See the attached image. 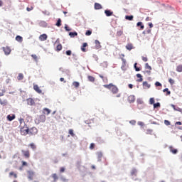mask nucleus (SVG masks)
Returning a JSON list of instances; mask_svg holds the SVG:
<instances>
[{
	"mask_svg": "<svg viewBox=\"0 0 182 182\" xmlns=\"http://www.w3.org/2000/svg\"><path fill=\"white\" fill-rule=\"evenodd\" d=\"M20 132L22 136H26V134H35L38 132L36 128L33 127L31 129L26 127V124H24V126L20 127Z\"/></svg>",
	"mask_w": 182,
	"mask_h": 182,
	"instance_id": "obj_1",
	"label": "nucleus"
},
{
	"mask_svg": "<svg viewBox=\"0 0 182 182\" xmlns=\"http://www.w3.org/2000/svg\"><path fill=\"white\" fill-rule=\"evenodd\" d=\"M104 87L110 90L112 95H117V93H119V88L117 87V86L113 85L112 83H110L109 85H105Z\"/></svg>",
	"mask_w": 182,
	"mask_h": 182,
	"instance_id": "obj_2",
	"label": "nucleus"
},
{
	"mask_svg": "<svg viewBox=\"0 0 182 182\" xmlns=\"http://www.w3.org/2000/svg\"><path fill=\"white\" fill-rule=\"evenodd\" d=\"M46 121V116H45V114H41L36 119L35 123L36 124H39L40 123H45Z\"/></svg>",
	"mask_w": 182,
	"mask_h": 182,
	"instance_id": "obj_3",
	"label": "nucleus"
},
{
	"mask_svg": "<svg viewBox=\"0 0 182 182\" xmlns=\"http://www.w3.org/2000/svg\"><path fill=\"white\" fill-rule=\"evenodd\" d=\"M5 55H10L11 52L12 51V50H11V48L6 46V47H3L2 48Z\"/></svg>",
	"mask_w": 182,
	"mask_h": 182,
	"instance_id": "obj_4",
	"label": "nucleus"
},
{
	"mask_svg": "<svg viewBox=\"0 0 182 182\" xmlns=\"http://www.w3.org/2000/svg\"><path fill=\"white\" fill-rule=\"evenodd\" d=\"M129 103H134L136 101V97L134 95H129L127 99Z\"/></svg>",
	"mask_w": 182,
	"mask_h": 182,
	"instance_id": "obj_5",
	"label": "nucleus"
},
{
	"mask_svg": "<svg viewBox=\"0 0 182 182\" xmlns=\"http://www.w3.org/2000/svg\"><path fill=\"white\" fill-rule=\"evenodd\" d=\"M21 153H23L24 157H26V159H29V157H31V154L29 153V151H25V150H22Z\"/></svg>",
	"mask_w": 182,
	"mask_h": 182,
	"instance_id": "obj_6",
	"label": "nucleus"
},
{
	"mask_svg": "<svg viewBox=\"0 0 182 182\" xmlns=\"http://www.w3.org/2000/svg\"><path fill=\"white\" fill-rule=\"evenodd\" d=\"M26 102L29 106H33V105H35V100L32 98H28Z\"/></svg>",
	"mask_w": 182,
	"mask_h": 182,
	"instance_id": "obj_7",
	"label": "nucleus"
},
{
	"mask_svg": "<svg viewBox=\"0 0 182 182\" xmlns=\"http://www.w3.org/2000/svg\"><path fill=\"white\" fill-rule=\"evenodd\" d=\"M46 39H48V35L46 34H42L39 36V41L41 42L46 41Z\"/></svg>",
	"mask_w": 182,
	"mask_h": 182,
	"instance_id": "obj_8",
	"label": "nucleus"
},
{
	"mask_svg": "<svg viewBox=\"0 0 182 182\" xmlns=\"http://www.w3.org/2000/svg\"><path fill=\"white\" fill-rule=\"evenodd\" d=\"M16 116L14 114H9L7 116V120H9V122H12V120H15Z\"/></svg>",
	"mask_w": 182,
	"mask_h": 182,
	"instance_id": "obj_9",
	"label": "nucleus"
},
{
	"mask_svg": "<svg viewBox=\"0 0 182 182\" xmlns=\"http://www.w3.org/2000/svg\"><path fill=\"white\" fill-rule=\"evenodd\" d=\"M33 89L35 91H36L37 93H39V94L42 93V90L39 88V86H38V85H34Z\"/></svg>",
	"mask_w": 182,
	"mask_h": 182,
	"instance_id": "obj_10",
	"label": "nucleus"
},
{
	"mask_svg": "<svg viewBox=\"0 0 182 182\" xmlns=\"http://www.w3.org/2000/svg\"><path fill=\"white\" fill-rule=\"evenodd\" d=\"M0 105H1V106H6L8 105V100H2L0 98Z\"/></svg>",
	"mask_w": 182,
	"mask_h": 182,
	"instance_id": "obj_11",
	"label": "nucleus"
},
{
	"mask_svg": "<svg viewBox=\"0 0 182 182\" xmlns=\"http://www.w3.org/2000/svg\"><path fill=\"white\" fill-rule=\"evenodd\" d=\"M95 43L96 49H100V48H102V46L100 45V41L99 40H95Z\"/></svg>",
	"mask_w": 182,
	"mask_h": 182,
	"instance_id": "obj_12",
	"label": "nucleus"
},
{
	"mask_svg": "<svg viewBox=\"0 0 182 182\" xmlns=\"http://www.w3.org/2000/svg\"><path fill=\"white\" fill-rule=\"evenodd\" d=\"M169 150L171 153H173V154H177L178 152V150L174 149L173 146H169Z\"/></svg>",
	"mask_w": 182,
	"mask_h": 182,
	"instance_id": "obj_13",
	"label": "nucleus"
},
{
	"mask_svg": "<svg viewBox=\"0 0 182 182\" xmlns=\"http://www.w3.org/2000/svg\"><path fill=\"white\" fill-rule=\"evenodd\" d=\"M143 87H144V89H150L151 85H150V84H149V82L147 81H144L143 82Z\"/></svg>",
	"mask_w": 182,
	"mask_h": 182,
	"instance_id": "obj_14",
	"label": "nucleus"
},
{
	"mask_svg": "<svg viewBox=\"0 0 182 182\" xmlns=\"http://www.w3.org/2000/svg\"><path fill=\"white\" fill-rule=\"evenodd\" d=\"M105 14L106 16H112V15H113V11H112L110 10H105Z\"/></svg>",
	"mask_w": 182,
	"mask_h": 182,
	"instance_id": "obj_15",
	"label": "nucleus"
},
{
	"mask_svg": "<svg viewBox=\"0 0 182 182\" xmlns=\"http://www.w3.org/2000/svg\"><path fill=\"white\" fill-rule=\"evenodd\" d=\"M145 69H148L149 71H146L147 73H151V66H150L147 63L145 64Z\"/></svg>",
	"mask_w": 182,
	"mask_h": 182,
	"instance_id": "obj_16",
	"label": "nucleus"
},
{
	"mask_svg": "<svg viewBox=\"0 0 182 182\" xmlns=\"http://www.w3.org/2000/svg\"><path fill=\"white\" fill-rule=\"evenodd\" d=\"M172 109H173V110H175L176 112H181V108L177 107H176V105H171Z\"/></svg>",
	"mask_w": 182,
	"mask_h": 182,
	"instance_id": "obj_17",
	"label": "nucleus"
},
{
	"mask_svg": "<svg viewBox=\"0 0 182 182\" xmlns=\"http://www.w3.org/2000/svg\"><path fill=\"white\" fill-rule=\"evenodd\" d=\"M102 8H103L102 6V4H99V3H95V9H102Z\"/></svg>",
	"mask_w": 182,
	"mask_h": 182,
	"instance_id": "obj_18",
	"label": "nucleus"
},
{
	"mask_svg": "<svg viewBox=\"0 0 182 182\" xmlns=\"http://www.w3.org/2000/svg\"><path fill=\"white\" fill-rule=\"evenodd\" d=\"M16 41H17V42L22 43L23 41V38H22L21 36H17L16 37Z\"/></svg>",
	"mask_w": 182,
	"mask_h": 182,
	"instance_id": "obj_19",
	"label": "nucleus"
},
{
	"mask_svg": "<svg viewBox=\"0 0 182 182\" xmlns=\"http://www.w3.org/2000/svg\"><path fill=\"white\" fill-rule=\"evenodd\" d=\"M126 49H127V50H132V49H133V44L132 43H128L126 46Z\"/></svg>",
	"mask_w": 182,
	"mask_h": 182,
	"instance_id": "obj_20",
	"label": "nucleus"
},
{
	"mask_svg": "<svg viewBox=\"0 0 182 182\" xmlns=\"http://www.w3.org/2000/svg\"><path fill=\"white\" fill-rule=\"evenodd\" d=\"M86 46H87V43H84L81 47L82 52H86Z\"/></svg>",
	"mask_w": 182,
	"mask_h": 182,
	"instance_id": "obj_21",
	"label": "nucleus"
},
{
	"mask_svg": "<svg viewBox=\"0 0 182 182\" xmlns=\"http://www.w3.org/2000/svg\"><path fill=\"white\" fill-rule=\"evenodd\" d=\"M123 35V27L117 32V36H122Z\"/></svg>",
	"mask_w": 182,
	"mask_h": 182,
	"instance_id": "obj_22",
	"label": "nucleus"
},
{
	"mask_svg": "<svg viewBox=\"0 0 182 182\" xmlns=\"http://www.w3.org/2000/svg\"><path fill=\"white\" fill-rule=\"evenodd\" d=\"M55 25L58 28H60V26H62V19L58 18Z\"/></svg>",
	"mask_w": 182,
	"mask_h": 182,
	"instance_id": "obj_23",
	"label": "nucleus"
},
{
	"mask_svg": "<svg viewBox=\"0 0 182 182\" xmlns=\"http://www.w3.org/2000/svg\"><path fill=\"white\" fill-rule=\"evenodd\" d=\"M18 122L20 123V127H22V124L23 123V124H25V119H23V118L20 117L18 119Z\"/></svg>",
	"mask_w": 182,
	"mask_h": 182,
	"instance_id": "obj_24",
	"label": "nucleus"
},
{
	"mask_svg": "<svg viewBox=\"0 0 182 182\" xmlns=\"http://www.w3.org/2000/svg\"><path fill=\"white\" fill-rule=\"evenodd\" d=\"M44 114H50V109L48 108H44L43 109Z\"/></svg>",
	"mask_w": 182,
	"mask_h": 182,
	"instance_id": "obj_25",
	"label": "nucleus"
},
{
	"mask_svg": "<svg viewBox=\"0 0 182 182\" xmlns=\"http://www.w3.org/2000/svg\"><path fill=\"white\" fill-rule=\"evenodd\" d=\"M134 68L136 72H140L141 70V68H138L136 63H134Z\"/></svg>",
	"mask_w": 182,
	"mask_h": 182,
	"instance_id": "obj_26",
	"label": "nucleus"
},
{
	"mask_svg": "<svg viewBox=\"0 0 182 182\" xmlns=\"http://www.w3.org/2000/svg\"><path fill=\"white\" fill-rule=\"evenodd\" d=\"M69 35L70 36L71 38H75V36H77V33L75 32H70Z\"/></svg>",
	"mask_w": 182,
	"mask_h": 182,
	"instance_id": "obj_27",
	"label": "nucleus"
},
{
	"mask_svg": "<svg viewBox=\"0 0 182 182\" xmlns=\"http://www.w3.org/2000/svg\"><path fill=\"white\" fill-rule=\"evenodd\" d=\"M163 92H166V96L171 95V92H170V90H168V88L164 89Z\"/></svg>",
	"mask_w": 182,
	"mask_h": 182,
	"instance_id": "obj_28",
	"label": "nucleus"
},
{
	"mask_svg": "<svg viewBox=\"0 0 182 182\" xmlns=\"http://www.w3.org/2000/svg\"><path fill=\"white\" fill-rule=\"evenodd\" d=\"M33 172H31L29 171L28 172V178L29 180H33Z\"/></svg>",
	"mask_w": 182,
	"mask_h": 182,
	"instance_id": "obj_29",
	"label": "nucleus"
},
{
	"mask_svg": "<svg viewBox=\"0 0 182 182\" xmlns=\"http://www.w3.org/2000/svg\"><path fill=\"white\" fill-rule=\"evenodd\" d=\"M12 176H14V178H18V175L16 173H15L14 171H11V172L9 173V176L12 177Z\"/></svg>",
	"mask_w": 182,
	"mask_h": 182,
	"instance_id": "obj_30",
	"label": "nucleus"
},
{
	"mask_svg": "<svg viewBox=\"0 0 182 182\" xmlns=\"http://www.w3.org/2000/svg\"><path fill=\"white\" fill-rule=\"evenodd\" d=\"M136 77L139 78L137 80V82H141L143 80V76H141V74H136Z\"/></svg>",
	"mask_w": 182,
	"mask_h": 182,
	"instance_id": "obj_31",
	"label": "nucleus"
},
{
	"mask_svg": "<svg viewBox=\"0 0 182 182\" xmlns=\"http://www.w3.org/2000/svg\"><path fill=\"white\" fill-rule=\"evenodd\" d=\"M17 79H18V80H23V74L19 73L18 77H17Z\"/></svg>",
	"mask_w": 182,
	"mask_h": 182,
	"instance_id": "obj_32",
	"label": "nucleus"
},
{
	"mask_svg": "<svg viewBox=\"0 0 182 182\" xmlns=\"http://www.w3.org/2000/svg\"><path fill=\"white\" fill-rule=\"evenodd\" d=\"M87 77H88V80L90 82H95V77H93L92 75H89Z\"/></svg>",
	"mask_w": 182,
	"mask_h": 182,
	"instance_id": "obj_33",
	"label": "nucleus"
},
{
	"mask_svg": "<svg viewBox=\"0 0 182 182\" xmlns=\"http://www.w3.org/2000/svg\"><path fill=\"white\" fill-rule=\"evenodd\" d=\"M176 72H182V65H179L176 67Z\"/></svg>",
	"mask_w": 182,
	"mask_h": 182,
	"instance_id": "obj_34",
	"label": "nucleus"
},
{
	"mask_svg": "<svg viewBox=\"0 0 182 182\" xmlns=\"http://www.w3.org/2000/svg\"><path fill=\"white\" fill-rule=\"evenodd\" d=\"M52 177H53L54 181H56L58 180V178H59V177H58V174H56V173H53L52 175Z\"/></svg>",
	"mask_w": 182,
	"mask_h": 182,
	"instance_id": "obj_35",
	"label": "nucleus"
},
{
	"mask_svg": "<svg viewBox=\"0 0 182 182\" xmlns=\"http://www.w3.org/2000/svg\"><path fill=\"white\" fill-rule=\"evenodd\" d=\"M136 26H141V29H144V25H143V23L141 22H138Z\"/></svg>",
	"mask_w": 182,
	"mask_h": 182,
	"instance_id": "obj_36",
	"label": "nucleus"
},
{
	"mask_svg": "<svg viewBox=\"0 0 182 182\" xmlns=\"http://www.w3.org/2000/svg\"><path fill=\"white\" fill-rule=\"evenodd\" d=\"M79 85H80L79 82L75 81L73 82V86H74V87H79Z\"/></svg>",
	"mask_w": 182,
	"mask_h": 182,
	"instance_id": "obj_37",
	"label": "nucleus"
},
{
	"mask_svg": "<svg viewBox=\"0 0 182 182\" xmlns=\"http://www.w3.org/2000/svg\"><path fill=\"white\" fill-rule=\"evenodd\" d=\"M29 146L33 150H36V145H35V144L31 143Z\"/></svg>",
	"mask_w": 182,
	"mask_h": 182,
	"instance_id": "obj_38",
	"label": "nucleus"
},
{
	"mask_svg": "<svg viewBox=\"0 0 182 182\" xmlns=\"http://www.w3.org/2000/svg\"><path fill=\"white\" fill-rule=\"evenodd\" d=\"M125 19L127 21H132L133 20V16H126Z\"/></svg>",
	"mask_w": 182,
	"mask_h": 182,
	"instance_id": "obj_39",
	"label": "nucleus"
},
{
	"mask_svg": "<svg viewBox=\"0 0 182 182\" xmlns=\"http://www.w3.org/2000/svg\"><path fill=\"white\" fill-rule=\"evenodd\" d=\"M31 57L33 58V59L36 61L38 62V55H35V54H32Z\"/></svg>",
	"mask_w": 182,
	"mask_h": 182,
	"instance_id": "obj_40",
	"label": "nucleus"
},
{
	"mask_svg": "<svg viewBox=\"0 0 182 182\" xmlns=\"http://www.w3.org/2000/svg\"><path fill=\"white\" fill-rule=\"evenodd\" d=\"M144 35H146L149 33H151V29H148L146 31H143Z\"/></svg>",
	"mask_w": 182,
	"mask_h": 182,
	"instance_id": "obj_41",
	"label": "nucleus"
},
{
	"mask_svg": "<svg viewBox=\"0 0 182 182\" xmlns=\"http://www.w3.org/2000/svg\"><path fill=\"white\" fill-rule=\"evenodd\" d=\"M146 134H153V129H146Z\"/></svg>",
	"mask_w": 182,
	"mask_h": 182,
	"instance_id": "obj_42",
	"label": "nucleus"
},
{
	"mask_svg": "<svg viewBox=\"0 0 182 182\" xmlns=\"http://www.w3.org/2000/svg\"><path fill=\"white\" fill-rule=\"evenodd\" d=\"M43 15H46L47 16H49V15H50V12H49L47 10H45L43 11Z\"/></svg>",
	"mask_w": 182,
	"mask_h": 182,
	"instance_id": "obj_43",
	"label": "nucleus"
},
{
	"mask_svg": "<svg viewBox=\"0 0 182 182\" xmlns=\"http://www.w3.org/2000/svg\"><path fill=\"white\" fill-rule=\"evenodd\" d=\"M95 147H96V145L95 144V143H91L90 145V150H93Z\"/></svg>",
	"mask_w": 182,
	"mask_h": 182,
	"instance_id": "obj_44",
	"label": "nucleus"
},
{
	"mask_svg": "<svg viewBox=\"0 0 182 182\" xmlns=\"http://www.w3.org/2000/svg\"><path fill=\"white\" fill-rule=\"evenodd\" d=\"M62 49V44H58L56 47V50L59 52Z\"/></svg>",
	"mask_w": 182,
	"mask_h": 182,
	"instance_id": "obj_45",
	"label": "nucleus"
},
{
	"mask_svg": "<svg viewBox=\"0 0 182 182\" xmlns=\"http://www.w3.org/2000/svg\"><path fill=\"white\" fill-rule=\"evenodd\" d=\"M69 134H70L72 137H75V133L73 132V129H69Z\"/></svg>",
	"mask_w": 182,
	"mask_h": 182,
	"instance_id": "obj_46",
	"label": "nucleus"
},
{
	"mask_svg": "<svg viewBox=\"0 0 182 182\" xmlns=\"http://www.w3.org/2000/svg\"><path fill=\"white\" fill-rule=\"evenodd\" d=\"M86 36H90L92 35V31L87 30L85 33Z\"/></svg>",
	"mask_w": 182,
	"mask_h": 182,
	"instance_id": "obj_47",
	"label": "nucleus"
},
{
	"mask_svg": "<svg viewBox=\"0 0 182 182\" xmlns=\"http://www.w3.org/2000/svg\"><path fill=\"white\" fill-rule=\"evenodd\" d=\"M132 176H136L137 174V170L133 169L132 171L131 172Z\"/></svg>",
	"mask_w": 182,
	"mask_h": 182,
	"instance_id": "obj_48",
	"label": "nucleus"
},
{
	"mask_svg": "<svg viewBox=\"0 0 182 182\" xmlns=\"http://www.w3.org/2000/svg\"><path fill=\"white\" fill-rule=\"evenodd\" d=\"M65 31H67V32H70V31H72V29L69 26H68V25L65 26Z\"/></svg>",
	"mask_w": 182,
	"mask_h": 182,
	"instance_id": "obj_49",
	"label": "nucleus"
},
{
	"mask_svg": "<svg viewBox=\"0 0 182 182\" xmlns=\"http://www.w3.org/2000/svg\"><path fill=\"white\" fill-rule=\"evenodd\" d=\"M164 124H166V126H170L171 123L170 122V121L166 119L164 120Z\"/></svg>",
	"mask_w": 182,
	"mask_h": 182,
	"instance_id": "obj_50",
	"label": "nucleus"
},
{
	"mask_svg": "<svg viewBox=\"0 0 182 182\" xmlns=\"http://www.w3.org/2000/svg\"><path fill=\"white\" fill-rule=\"evenodd\" d=\"M138 105H143L144 102L141 99H137L136 100Z\"/></svg>",
	"mask_w": 182,
	"mask_h": 182,
	"instance_id": "obj_51",
	"label": "nucleus"
},
{
	"mask_svg": "<svg viewBox=\"0 0 182 182\" xmlns=\"http://www.w3.org/2000/svg\"><path fill=\"white\" fill-rule=\"evenodd\" d=\"M65 53L68 56H70L72 55V50H68L65 52Z\"/></svg>",
	"mask_w": 182,
	"mask_h": 182,
	"instance_id": "obj_52",
	"label": "nucleus"
},
{
	"mask_svg": "<svg viewBox=\"0 0 182 182\" xmlns=\"http://www.w3.org/2000/svg\"><path fill=\"white\" fill-rule=\"evenodd\" d=\"M154 107L156 109V107H160V102H156L154 104Z\"/></svg>",
	"mask_w": 182,
	"mask_h": 182,
	"instance_id": "obj_53",
	"label": "nucleus"
},
{
	"mask_svg": "<svg viewBox=\"0 0 182 182\" xmlns=\"http://www.w3.org/2000/svg\"><path fill=\"white\" fill-rule=\"evenodd\" d=\"M5 92H6L5 90H2L1 92H0V97L2 96H4Z\"/></svg>",
	"mask_w": 182,
	"mask_h": 182,
	"instance_id": "obj_54",
	"label": "nucleus"
},
{
	"mask_svg": "<svg viewBox=\"0 0 182 182\" xmlns=\"http://www.w3.org/2000/svg\"><path fill=\"white\" fill-rule=\"evenodd\" d=\"M97 156L98 159H102V157H103V154H102V152H98Z\"/></svg>",
	"mask_w": 182,
	"mask_h": 182,
	"instance_id": "obj_55",
	"label": "nucleus"
},
{
	"mask_svg": "<svg viewBox=\"0 0 182 182\" xmlns=\"http://www.w3.org/2000/svg\"><path fill=\"white\" fill-rule=\"evenodd\" d=\"M168 82H169L170 85H174V81L172 78H169Z\"/></svg>",
	"mask_w": 182,
	"mask_h": 182,
	"instance_id": "obj_56",
	"label": "nucleus"
},
{
	"mask_svg": "<svg viewBox=\"0 0 182 182\" xmlns=\"http://www.w3.org/2000/svg\"><path fill=\"white\" fill-rule=\"evenodd\" d=\"M149 102L151 105H154V98H150Z\"/></svg>",
	"mask_w": 182,
	"mask_h": 182,
	"instance_id": "obj_57",
	"label": "nucleus"
},
{
	"mask_svg": "<svg viewBox=\"0 0 182 182\" xmlns=\"http://www.w3.org/2000/svg\"><path fill=\"white\" fill-rule=\"evenodd\" d=\"M33 8L32 6L26 8V11H28V12H31V11H33Z\"/></svg>",
	"mask_w": 182,
	"mask_h": 182,
	"instance_id": "obj_58",
	"label": "nucleus"
},
{
	"mask_svg": "<svg viewBox=\"0 0 182 182\" xmlns=\"http://www.w3.org/2000/svg\"><path fill=\"white\" fill-rule=\"evenodd\" d=\"M142 60L144 62H147V60H149V59L147 58V57L142 56Z\"/></svg>",
	"mask_w": 182,
	"mask_h": 182,
	"instance_id": "obj_59",
	"label": "nucleus"
},
{
	"mask_svg": "<svg viewBox=\"0 0 182 182\" xmlns=\"http://www.w3.org/2000/svg\"><path fill=\"white\" fill-rule=\"evenodd\" d=\"M155 86H156V87H159V86L161 87L162 85H161V83H160L159 82H155Z\"/></svg>",
	"mask_w": 182,
	"mask_h": 182,
	"instance_id": "obj_60",
	"label": "nucleus"
},
{
	"mask_svg": "<svg viewBox=\"0 0 182 182\" xmlns=\"http://www.w3.org/2000/svg\"><path fill=\"white\" fill-rule=\"evenodd\" d=\"M60 173H65V167H61L60 168Z\"/></svg>",
	"mask_w": 182,
	"mask_h": 182,
	"instance_id": "obj_61",
	"label": "nucleus"
},
{
	"mask_svg": "<svg viewBox=\"0 0 182 182\" xmlns=\"http://www.w3.org/2000/svg\"><path fill=\"white\" fill-rule=\"evenodd\" d=\"M138 124H139V126L143 127V126H144V122H138Z\"/></svg>",
	"mask_w": 182,
	"mask_h": 182,
	"instance_id": "obj_62",
	"label": "nucleus"
},
{
	"mask_svg": "<svg viewBox=\"0 0 182 182\" xmlns=\"http://www.w3.org/2000/svg\"><path fill=\"white\" fill-rule=\"evenodd\" d=\"M121 59H122L123 65H126V59H124L123 58H122Z\"/></svg>",
	"mask_w": 182,
	"mask_h": 182,
	"instance_id": "obj_63",
	"label": "nucleus"
},
{
	"mask_svg": "<svg viewBox=\"0 0 182 182\" xmlns=\"http://www.w3.org/2000/svg\"><path fill=\"white\" fill-rule=\"evenodd\" d=\"M102 80H103V82H105V83H107V82H108L107 77H105Z\"/></svg>",
	"mask_w": 182,
	"mask_h": 182,
	"instance_id": "obj_64",
	"label": "nucleus"
}]
</instances>
